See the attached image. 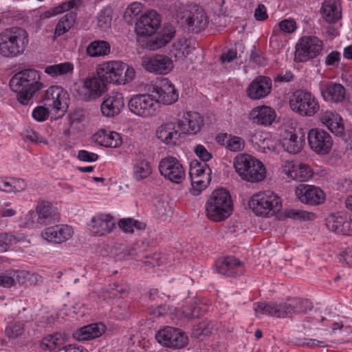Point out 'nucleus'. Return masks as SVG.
<instances>
[{"label":"nucleus","instance_id":"7c9ffc66","mask_svg":"<svg viewBox=\"0 0 352 352\" xmlns=\"http://www.w3.org/2000/svg\"><path fill=\"white\" fill-rule=\"evenodd\" d=\"M133 177L137 181L143 180L148 177L152 173L151 163L146 160L144 155L135 153L132 160Z\"/></svg>","mask_w":352,"mask_h":352},{"label":"nucleus","instance_id":"cd10ccee","mask_svg":"<svg viewBox=\"0 0 352 352\" xmlns=\"http://www.w3.org/2000/svg\"><path fill=\"white\" fill-rule=\"evenodd\" d=\"M178 122H166L161 124L156 130V137L166 145H175L180 138Z\"/></svg>","mask_w":352,"mask_h":352},{"label":"nucleus","instance_id":"c85d7f7f","mask_svg":"<svg viewBox=\"0 0 352 352\" xmlns=\"http://www.w3.org/2000/svg\"><path fill=\"white\" fill-rule=\"evenodd\" d=\"M272 89V80L266 76H258L254 80L247 89L248 97L258 100L267 96Z\"/></svg>","mask_w":352,"mask_h":352},{"label":"nucleus","instance_id":"0eeeda50","mask_svg":"<svg viewBox=\"0 0 352 352\" xmlns=\"http://www.w3.org/2000/svg\"><path fill=\"white\" fill-rule=\"evenodd\" d=\"M128 107L133 114L142 118H149L157 115L160 104L152 94H140L131 97Z\"/></svg>","mask_w":352,"mask_h":352},{"label":"nucleus","instance_id":"a19ab883","mask_svg":"<svg viewBox=\"0 0 352 352\" xmlns=\"http://www.w3.org/2000/svg\"><path fill=\"white\" fill-rule=\"evenodd\" d=\"M111 45L103 40H96L91 42L86 49L87 54L90 57L104 56L110 53Z\"/></svg>","mask_w":352,"mask_h":352},{"label":"nucleus","instance_id":"1a4fd4ad","mask_svg":"<svg viewBox=\"0 0 352 352\" xmlns=\"http://www.w3.org/2000/svg\"><path fill=\"white\" fill-rule=\"evenodd\" d=\"M42 102L45 107L62 116L68 109L69 96L61 87L51 86L43 94Z\"/></svg>","mask_w":352,"mask_h":352},{"label":"nucleus","instance_id":"69168bd1","mask_svg":"<svg viewBox=\"0 0 352 352\" xmlns=\"http://www.w3.org/2000/svg\"><path fill=\"white\" fill-rule=\"evenodd\" d=\"M10 184L12 188V192H21L25 189L27 186V183L24 179L19 178H10Z\"/></svg>","mask_w":352,"mask_h":352},{"label":"nucleus","instance_id":"f8f14e48","mask_svg":"<svg viewBox=\"0 0 352 352\" xmlns=\"http://www.w3.org/2000/svg\"><path fill=\"white\" fill-rule=\"evenodd\" d=\"M212 170L207 163L197 160L190 163L189 175L195 190L201 191L211 181Z\"/></svg>","mask_w":352,"mask_h":352},{"label":"nucleus","instance_id":"774afa93","mask_svg":"<svg viewBox=\"0 0 352 352\" xmlns=\"http://www.w3.org/2000/svg\"><path fill=\"white\" fill-rule=\"evenodd\" d=\"M57 352H88V351L82 346L67 344L62 349H59Z\"/></svg>","mask_w":352,"mask_h":352},{"label":"nucleus","instance_id":"ea45409f","mask_svg":"<svg viewBox=\"0 0 352 352\" xmlns=\"http://www.w3.org/2000/svg\"><path fill=\"white\" fill-rule=\"evenodd\" d=\"M346 214L342 212L332 213L325 219L327 229L337 234L344 235Z\"/></svg>","mask_w":352,"mask_h":352},{"label":"nucleus","instance_id":"f257e3e1","mask_svg":"<svg viewBox=\"0 0 352 352\" xmlns=\"http://www.w3.org/2000/svg\"><path fill=\"white\" fill-rule=\"evenodd\" d=\"M38 71L27 69L15 74L10 80V89L17 93L18 101L28 105L33 96L43 87Z\"/></svg>","mask_w":352,"mask_h":352},{"label":"nucleus","instance_id":"423d86ee","mask_svg":"<svg viewBox=\"0 0 352 352\" xmlns=\"http://www.w3.org/2000/svg\"><path fill=\"white\" fill-rule=\"evenodd\" d=\"M289 104L291 109L302 116L311 117L320 109V104L310 91L298 89L290 96Z\"/></svg>","mask_w":352,"mask_h":352},{"label":"nucleus","instance_id":"864d4df0","mask_svg":"<svg viewBox=\"0 0 352 352\" xmlns=\"http://www.w3.org/2000/svg\"><path fill=\"white\" fill-rule=\"evenodd\" d=\"M290 300L294 308V314L305 313L313 307L311 302L307 300L292 298Z\"/></svg>","mask_w":352,"mask_h":352},{"label":"nucleus","instance_id":"9b49d317","mask_svg":"<svg viewBox=\"0 0 352 352\" xmlns=\"http://www.w3.org/2000/svg\"><path fill=\"white\" fill-rule=\"evenodd\" d=\"M323 43L316 36L302 37L296 45L295 58L305 62L318 56L322 50Z\"/></svg>","mask_w":352,"mask_h":352},{"label":"nucleus","instance_id":"6e6d98bb","mask_svg":"<svg viewBox=\"0 0 352 352\" xmlns=\"http://www.w3.org/2000/svg\"><path fill=\"white\" fill-rule=\"evenodd\" d=\"M14 270H6L0 274V287L10 288L14 286Z\"/></svg>","mask_w":352,"mask_h":352},{"label":"nucleus","instance_id":"58836bf2","mask_svg":"<svg viewBox=\"0 0 352 352\" xmlns=\"http://www.w3.org/2000/svg\"><path fill=\"white\" fill-rule=\"evenodd\" d=\"M105 331L102 323H93L84 326L75 333V337L78 340H91L100 337Z\"/></svg>","mask_w":352,"mask_h":352},{"label":"nucleus","instance_id":"473e14b6","mask_svg":"<svg viewBox=\"0 0 352 352\" xmlns=\"http://www.w3.org/2000/svg\"><path fill=\"white\" fill-rule=\"evenodd\" d=\"M276 114L275 111L267 106L254 108L250 114L251 120L260 125L269 126L274 121Z\"/></svg>","mask_w":352,"mask_h":352},{"label":"nucleus","instance_id":"5701e85b","mask_svg":"<svg viewBox=\"0 0 352 352\" xmlns=\"http://www.w3.org/2000/svg\"><path fill=\"white\" fill-rule=\"evenodd\" d=\"M124 106V96L120 92H111L106 96L101 104L103 116L113 118L118 116Z\"/></svg>","mask_w":352,"mask_h":352},{"label":"nucleus","instance_id":"3c124183","mask_svg":"<svg viewBox=\"0 0 352 352\" xmlns=\"http://www.w3.org/2000/svg\"><path fill=\"white\" fill-rule=\"evenodd\" d=\"M285 214L287 218L297 220H309L315 216L313 212L297 209H288L285 212Z\"/></svg>","mask_w":352,"mask_h":352},{"label":"nucleus","instance_id":"13d9d810","mask_svg":"<svg viewBox=\"0 0 352 352\" xmlns=\"http://www.w3.org/2000/svg\"><path fill=\"white\" fill-rule=\"evenodd\" d=\"M80 0H71L63 3L62 5L55 8L52 10V14L55 15L63 12L69 11V10L76 8L80 5Z\"/></svg>","mask_w":352,"mask_h":352},{"label":"nucleus","instance_id":"f03ea898","mask_svg":"<svg viewBox=\"0 0 352 352\" xmlns=\"http://www.w3.org/2000/svg\"><path fill=\"white\" fill-rule=\"evenodd\" d=\"M29 43L27 31L21 28H11L0 34V54L6 58L22 55Z\"/></svg>","mask_w":352,"mask_h":352},{"label":"nucleus","instance_id":"680f3d73","mask_svg":"<svg viewBox=\"0 0 352 352\" xmlns=\"http://www.w3.org/2000/svg\"><path fill=\"white\" fill-rule=\"evenodd\" d=\"M194 151L197 156L201 160L200 162L206 163L212 158V154L201 144L197 145Z\"/></svg>","mask_w":352,"mask_h":352},{"label":"nucleus","instance_id":"338daca9","mask_svg":"<svg viewBox=\"0 0 352 352\" xmlns=\"http://www.w3.org/2000/svg\"><path fill=\"white\" fill-rule=\"evenodd\" d=\"M78 158L81 161L91 162H96L98 159V155L86 150H80L78 151Z\"/></svg>","mask_w":352,"mask_h":352},{"label":"nucleus","instance_id":"aec40b11","mask_svg":"<svg viewBox=\"0 0 352 352\" xmlns=\"http://www.w3.org/2000/svg\"><path fill=\"white\" fill-rule=\"evenodd\" d=\"M295 193L302 203L312 206L323 203L325 198L324 192L320 188L304 184L296 187Z\"/></svg>","mask_w":352,"mask_h":352},{"label":"nucleus","instance_id":"b1692460","mask_svg":"<svg viewBox=\"0 0 352 352\" xmlns=\"http://www.w3.org/2000/svg\"><path fill=\"white\" fill-rule=\"evenodd\" d=\"M319 89L322 97L327 102L339 103L345 98V88L340 83L321 81Z\"/></svg>","mask_w":352,"mask_h":352},{"label":"nucleus","instance_id":"a211bd4d","mask_svg":"<svg viewBox=\"0 0 352 352\" xmlns=\"http://www.w3.org/2000/svg\"><path fill=\"white\" fill-rule=\"evenodd\" d=\"M142 65L146 71L160 75L168 74L174 67L172 59L164 54L147 56L143 60Z\"/></svg>","mask_w":352,"mask_h":352},{"label":"nucleus","instance_id":"a18cd8bd","mask_svg":"<svg viewBox=\"0 0 352 352\" xmlns=\"http://www.w3.org/2000/svg\"><path fill=\"white\" fill-rule=\"evenodd\" d=\"M73 70V64L70 62H65L46 67L45 72L52 77H56L70 74Z\"/></svg>","mask_w":352,"mask_h":352},{"label":"nucleus","instance_id":"6e6552de","mask_svg":"<svg viewBox=\"0 0 352 352\" xmlns=\"http://www.w3.org/2000/svg\"><path fill=\"white\" fill-rule=\"evenodd\" d=\"M256 315H267L276 318H290L294 314V308L290 299L285 301L258 302L254 304Z\"/></svg>","mask_w":352,"mask_h":352},{"label":"nucleus","instance_id":"bb28decb","mask_svg":"<svg viewBox=\"0 0 352 352\" xmlns=\"http://www.w3.org/2000/svg\"><path fill=\"white\" fill-rule=\"evenodd\" d=\"M72 234L73 231L70 226L60 224L45 228L41 235L49 242L61 243L69 239Z\"/></svg>","mask_w":352,"mask_h":352},{"label":"nucleus","instance_id":"4c0bfd02","mask_svg":"<svg viewBox=\"0 0 352 352\" xmlns=\"http://www.w3.org/2000/svg\"><path fill=\"white\" fill-rule=\"evenodd\" d=\"M320 120L335 135H342L343 134L342 120L338 114L325 111L322 113Z\"/></svg>","mask_w":352,"mask_h":352},{"label":"nucleus","instance_id":"e433bc0d","mask_svg":"<svg viewBox=\"0 0 352 352\" xmlns=\"http://www.w3.org/2000/svg\"><path fill=\"white\" fill-rule=\"evenodd\" d=\"M95 140L101 146L118 148L122 144V140L118 133L100 130L94 135Z\"/></svg>","mask_w":352,"mask_h":352},{"label":"nucleus","instance_id":"49530a36","mask_svg":"<svg viewBox=\"0 0 352 352\" xmlns=\"http://www.w3.org/2000/svg\"><path fill=\"white\" fill-rule=\"evenodd\" d=\"M297 28L296 22L293 19H285L278 23V27H274L272 31V36L270 41L272 42L276 38L278 32H281L286 34L293 33Z\"/></svg>","mask_w":352,"mask_h":352},{"label":"nucleus","instance_id":"c756f323","mask_svg":"<svg viewBox=\"0 0 352 352\" xmlns=\"http://www.w3.org/2000/svg\"><path fill=\"white\" fill-rule=\"evenodd\" d=\"M180 131L184 133L196 134L204 125L203 118L197 112H187L178 121Z\"/></svg>","mask_w":352,"mask_h":352},{"label":"nucleus","instance_id":"79ce46f5","mask_svg":"<svg viewBox=\"0 0 352 352\" xmlns=\"http://www.w3.org/2000/svg\"><path fill=\"white\" fill-rule=\"evenodd\" d=\"M196 41L193 38H181L173 44V48L179 56H188L195 50L197 46Z\"/></svg>","mask_w":352,"mask_h":352},{"label":"nucleus","instance_id":"de8ad7c7","mask_svg":"<svg viewBox=\"0 0 352 352\" xmlns=\"http://www.w3.org/2000/svg\"><path fill=\"white\" fill-rule=\"evenodd\" d=\"M285 150L290 153H297L302 148V140L295 133H291L288 138H285L283 142Z\"/></svg>","mask_w":352,"mask_h":352},{"label":"nucleus","instance_id":"39448f33","mask_svg":"<svg viewBox=\"0 0 352 352\" xmlns=\"http://www.w3.org/2000/svg\"><path fill=\"white\" fill-rule=\"evenodd\" d=\"M248 205L256 216L263 217H273L282 209L281 198L270 190L253 195L249 200Z\"/></svg>","mask_w":352,"mask_h":352},{"label":"nucleus","instance_id":"c03bdc74","mask_svg":"<svg viewBox=\"0 0 352 352\" xmlns=\"http://www.w3.org/2000/svg\"><path fill=\"white\" fill-rule=\"evenodd\" d=\"M119 228L124 233H133L135 230H142L146 228V225L133 218H122L118 223Z\"/></svg>","mask_w":352,"mask_h":352},{"label":"nucleus","instance_id":"09e8293b","mask_svg":"<svg viewBox=\"0 0 352 352\" xmlns=\"http://www.w3.org/2000/svg\"><path fill=\"white\" fill-rule=\"evenodd\" d=\"M111 10L110 8H105L100 12L98 16L97 24L101 31L106 32L111 28Z\"/></svg>","mask_w":352,"mask_h":352},{"label":"nucleus","instance_id":"9d476101","mask_svg":"<svg viewBox=\"0 0 352 352\" xmlns=\"http://www.w3.org/2000/svg\"><path fill=\"white\" fill-rule=\"evenodd\" d=\"M158 169L160 175L172 183L181 184L186 178V171L183 164L173 156L168 155L161 159Z\"/></svg>","mask_w":352,"mask_h":352},{"label":"nucleus","instance_id":"a878e982","mask_svg":"<svg viewBox=\"0 0 352 352\" xmlns=\"http://www.w3.org/2000/svg\"><path fill=\"white\" fill-rule=\"evenodd\" d=\"M284 172L288 177L298 182L307 181L313 175L309 165L296 161H287L284 166Z\"/></svg>","mask_w":352,"mask_h":352},{"label":"nucleus","instance_id":"4be33fe9","mask_svg":"<svg viewBox=\"0 0 352 352\" xmlns=\"http://www.w3.org/2000/svg\"><path fill=\"white\" fill-rule=\"evenodd\" d=\"M215 267L219 274L228 277H236L244 273L243 263L234 256H227L217 260Z\"/></svg>","mask_w":352,"mask_h":352},{"label":"nucleus","instance_id":"393cba45","mask_svg":"<svg viewBox=\"0 0 352 352\" xmlns=\"http://www.w3.org/2000/svg\"><path fill=\"white\" fill-rule=\"evenodd\" d=\"M36 223L43 226L59 221L60 215L56 208L48 201L39 202L36 208Z\"/></svg>","mask_w":352,"mask_h":352},{"label":"nucleus","instance_id":"412c9836","mask_svg":"<svg viewBox=\"0 0 352 352\" xmlns=\"http://www.w3.org/2000/svg\"><path fill=\"white\" fill-rule=\"evenodd\" d=\"M94 236H106L116 228L114 218L109 214L99 213L92 217L89 224Z\"/></svg>","mask_w":352,"mask_h":352},{"label":"nucleus","instance_id":"bf43d9fd","mask_svg":"<svg viewBox=\"0 0 352 352\" xmlns=\"http://www.w3.org/2000/svg\"><path fill=\"white\" fill-rule=\"evenodd\" d=\"M250 58L252 62L260 66H264L267 64V59L263 52L260 50L256 49V46H253Z\"/></svg>","mask_w":352,"mask_h":352},{"label":"nucleus","instance_id":"5fc2aeb1","mask_svg":"<svg viewBox=\"0 0 352 352\" xmlns=\"http://www.w3.org/2000/svg\"><path fill=\"white\" fill-rule=\"evenodd\" d=\"M245 147L244 140L239 136L230 135L227 148L232 152H239L243 150Z\"/></svg>","mask_w":352,"mask_h":352},{"label":"nucleus","instance_id":"f3484780","mask_svg":"<svg viewBox=\"0 0 352 352\" xmlns=\"http://www.w3.org/2000/svg\"><path fill=\"white\" fill-rule=\"evenodd\" d=\"M126 63L114 60L105 62L97 69L98 74L107 83L121 85Z\"/></svg>","mask_w":352,"mask_h":352},{"label":"nucleus","instance_id":"ddd939ff","mask_svg":"<svg viewBox=\"0 0 352 352\" xmlns=\"http://www.w3.org/2000/svg\"><path fill=\"white\" fill-rule=\"evenodd\" d=\"M106 85V82L96 72V75L86 78L82 85L78 87L79 99L88 101L98 98L105 91Z\"/></svg>","mask_w":352,"mask_h":352},{"label":"nucleus","instance_id":"72a5a7b5","mask_svg":"<svg viewBox=\"0 0 352 352\" xmlns=\"http://www.w3.org/2000/svg\"><path fill=\"white\" fill-rule=\"evenodd\" d=\"M175 34V30L171 25L164 26L160 32L147 43V47L150 50H156L169 43Z\"/></svg>","mask_w":352,"mask_h":352},{"label":"nucleus","instance_id":"052dcab7","mask_svg":"<svg viewBox=\"0 0 352 352\" xmlns=\"http://www.w3.org/2000/svg\"><path fill=\"white\" fill-rule=\"evenodd\" d=\"M49 107L44 106H38L32 111V117L38 122L45 121L50 113Z\"/></svg>","mask_w":352,"mask_h":352},{"label":"nucleus","instance_id":"8fccbe9b","mask_svg":"<svg viewBox=\"0 0 352 352\" xmlns=\"http://www.w3.org/2000/svg\"><path fill=\"white\" fill-rule=\"evenodd\" d=\"M5 331L6 336L11 339L19 338L24 333V324L21 322H10Z\"/></svg>","mask_w":352,"mask_h":352},{"label":"nucleus","instance_id":"6ab92c4d","mask_svg":"<svg viewBox=\"0 0 352 352\" xmlns=\"http://www.w3.org/2000/svg\"><path fill=\"white\" fill-rule=\"evenodd\" d=\"M149 91L154 96L158 104L162 102L165 104H171L178 100V93L168 78H164L154 85Z\"/></svg>","mask_w":352,"mask_h":352},{"label":"nucleus","instance_id":"dca6fc26","mask_svg":"<svg viewBox=\"0 0 352 352\" xmlns=\"http://www.w3.org/2000/svg\"><path fill=\"white\" fill-rule=\"evenodd\" d=\"M161 21V16L155 10H147L137 21L135 32L140 36H151L160 28Z\"/></svg>","mask_w":352,"mask_h":352},{"label":"nucleus","instance_id":"20e7f679","mask_svg":"<svg viewBox=\"0 0 352 352\" xmlns=\"http://www.w3.org/2000/svg\"><path fill=\"white\" fill-rule=\"evenodd\" d=\"M232 210L230 193L223 188L214 190L206 204L207 216L214 221H221L228 218Z\"/></svg>","mask_w":352,"mask_h":352},{"label":"nucleus","instance_id":"f704fd0d","mask_svg":"<svg viewBox=\"0 0 352 352\" xmlns=\"http://www.w3.org/2000/svg\"><path fill=\"white\" fill-rule=\"evenodd\" d=\"M209 305L204 300L195 301L190 300L186 305L181 307L182 315L188 319L199 318L204 315L208 310Z\"/></svg>","mask_w":352,"mask_h":352},{"label":"nucleus","instance_id":"4468645a","mask_svg":"<svg viewBox=\"0 0 352 352\" xmlns=\"http://www.w3.org/2000/svg\"><path fill=\"white\" fill-rule=\"evenodd\" d=\"M155 338L162 345L173 349L184 348L188 342V336L183 331L171 327H166L159 331Z\"/></svg>","mask_w":352,"mask_h":352},{"label":"nucleus","instance_id":"2eb2a0df","mask_svg":"<svg viewBox=\"0 0 352 352\" xmlns=\"http://www.w3.org/2000/svg\"><path fill=\"white\" fill-rule=\"evenodd\" d=\"M311 149L318 155H326L331 151L333 140L329 133L320 129H311L307 135Z\"/></svg>","mask_w":352,"mask_h":352},{"label":"nucleus","instance_id":"c9c22d12","mask_svg":"<svg viewBox=\"0 0 352 352\" xmlns=\"http://www.w3.org/2000/svg\"><path fill=\"white\" fill-rule=\"evenodd\" d=\"M322 17L328 23H335L341 18V3L339 0H324L321 8Z\"/></svg>","mask_w":352,"mask_h":352},{"label":"nucleus","instance_id":"2f4dec72","mask_svg":"<svg viewBox=\"0 0 352 352\" xmlns=\"http://www.w3.org/2000/svg\"><path fill=\"white\" fill-rule=\"evenodd\" d=\"M185 19L189 30L195 33L200 32L208 25L207 17L203 10H197L194 13L186 10L182 16V19Z\"/></svg>","mask_w":352,"mask_h":352},{"label":"nucleus","instance_id":"0e129e2a","mask_svg":"<svg viewBox=\"0 0 352 352\" xmlns=\"http://www.w3.org/2000/svg\"><path fill=\"white\" fill-rule=\"evenodd\" d=\"M144 6L140 2H134L130 4L126 11L131 18L137 17L143 10Z\"/></svg>","mask_w":352,"mask_h":352},{"label":"nucleus","instance_id":"4d7b16f0","mask_svg":"<svg viewBox=\"0 0 352 352\" xmlns=\"http://www.w3.org/2000/svg\"><path fill=\"white\" fill-rule=\"evenodd\" d=\"M16 238L11 234H0V252L6 251L10 245L16 243Z\"/></svg>","mask_w":352,"mask_h":352},{"label":"nucleus","instance_id":"e2e57ef3","mask_svg":"<svg viewBox=\"0 0 352 352\" xmlns=\"http://www.w3.org/2000/svg\"><path fill=\"white\" fill-rule=\"evenodd\" d=\"M25 138L27 140H29L35 143H45L47 144L46 140L41 136L38 132L33 129H28L25 133Z\"/></svg>","mask_w":352,"mask_h":352},{"label":"nucleus","instance_id":"7ed1b4c3","mask_svg":"<svg viewBox=\"0 0 352 352\" xmlns=\"http://www.w3.org/2000/svg\"><path fill=\"white\" fill-rule=\"evenodd\" d=\"M234 167L239 175L247 182H258L266 176L263 164L252 155L241 153L234 159Z\"/></svg>","mask_w":352,"mask_h":352},{"label":"nucleus","instance_id":"37998d69","mask_svg":"<svg viewBox=\"0 0 352 352\" xmlns=\"http://www.w3.org/2000/svg\"><path fill=\"white\" fill-rule=\"evenodd\" d=\"M76 13L69 12L65 14L59 21L55 28V34L60 36L67 32L75 23Z\"/></svg>","mask_w":352,"mask_h":352},{"label":"nucleus","instance_id":"603ef678","mask_svg":"<svg viewBox=\"0 0 352 352\" xmlns=\"http://www.w3.org/2000/svg\"><path fill=\"white\" fill-rule=\"evenodd\" d=\"M38 225L36 223V212L29 211L27 214L21 216L19 219V226L22 228H34Z\"/></svg>","mask_w":352,"mask_h":352}]
</instances>
